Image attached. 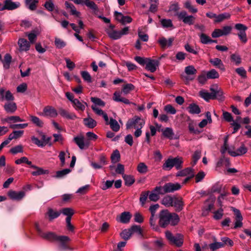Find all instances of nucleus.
I'll use <instances>...</instances> for the list:
<instances>
[{"instance_id":"obj_1","label":"nucleus","mask_w":251,"mask_h":251,"mask_svg":"<svg viewBox=\"0 0 251 251\" xmlns=\"http://www.w3.org/2000/svg\"><path fill=\"white\" fill-rule=\"evenodd\" d=\"M35 228L38 234L42 238L50 241H56L59 243V248L62 250L69 249L68 243L71 241L67 236H58L53 232H44L38 224H35Z\"/></svg>"},{"instance_id":"obj_2","label":"nucleus","mask_w":251,"mask_h":251,"mask_svg":"<svg viewBox=\"0 0 251 251\" xmlns=\"http://www.w3.org/2000/svg\"><path fill=\"white\" fill-rule=\"evenodd\" d=\"M179 221L178 215L176 213H171L168 210H162L159 214L158 224L162 228L166 227L169 224L175 226Z\"/></svg>"},{"instance_id":"obj_3","label":"nucleus","mask_w":251,"mask_h":251,"mask_svg":"<svg viewBox=\"0 0 251 251\" xmlns=\"http://www.w3.org/2000/svg\"><path fill=\"white\" fill-rule=\"evenodd\" d=\"M166 238L169 242L177 247H181L183 243V236L180 234H177L174 235L170 231H166L165 232Z\"/></svg>"},{"instance_id":"obj_4","label":"nucleus","mask_w":251,"mask_h":251,"mask_svg":"<svg viewBox=\"0 0 251 251\" xmlns=\"http://www.w3.org/2000/svg\"><path fill=\"white\" fill-rule=\"evenodd\" d=\"M235 28L238 30L237 35L240 40L243 43L247 42L248 38L246 34V30L248 27L242 24H236L234 26Z\"/></svg>"},{"instance_id":"obj_5","label":"nucleus","mask_w":251,"mask_h":251,"mask_svg":"<svg viewBox=\"0 0 251 251\" xmlns=\"http://www.w3.org/2000/svg\"><path fill=\"white\" fill-rule=\"evenodd\" d=\"M181 187V185L178 183H166L163 187L161 186V191L162 192L161 193L164 195L166 193H173L176 191L179 190Z\"/></svg>"},{"instance_id":"obj_6","label":"nucleus","mask_w":251,"mask_h":251,"mask_svg":"<svg viewBox=\"0 0 251 251\" xmlns=\"http://www.w3.org/2000/svg\"><path fill=\"white\" fill-rule=\"evenodd\" d=\"M176 16L179 20L182 21L185 24L189 25H193L196 19L194 16L188 15L185 11H182L179 13H177Z\"/></svg>"},{"instance_id":"obj_7","label":"nucleus","mask_w":251,"mask_h":251,"mask_svg":"<svg viewBox=\"0 0 251 251\" xmlns=\"http://www.w3.org/2000/svg\"><path fill=\"white\" fill-rule=\"evenodd\" d=\"M215 201V198L214 197H210L205 201L202 208V215L203 216H206L213 208Z\"/></svg>"},{"instance_id":"obj_8","label":"nucleus","mask_w":251,"mask_h":251,"mask_svg":"<svg viewBox=\"0 0 251 251\" xmlns=\"http://www.w3.org/2000/svg\"><path fill=\"white\" fill-rule=\"evenodd\" d=\"M142 122H145L138 116H134L132 119L129 120L126 124V129H130L132 127L136 128V127L140 126Z\"/></svg>"},{"instance_id":"obj_9","label":"nucleus","mask_w":251,"mask_h":251,"mask_svg":"<svg viewBox=\"0 0 251 251\" xmlns=\"http://www.w3.org/2000/svg\"><path fill=\"white\" fill-rule=\"evenodd\" d=\"M161 189V186H156L152 191L150 192L148 195L151 201H157L160 198V195H163Z\"/></svg>"},{"instance_id":"obj_10","label":"nucleus","mask_w":251,"mask_h":251,"mask_svg":"<svg viewBox=\"0 0 251 251\" xmlns=\"http://www.w3.org/2000/svg\"><path fill=\"white\" fill-rule=\"evenodd\" d=\"M159 65V60L147 58L146 69L151 73L154 72Z\"/></svg>"},{"instance_id":"obj_11","label":"nucleus","mask_w":251,"mask_h":251,"mask_svg":"<svg viewBox=\"0 0 251 251\" xmlns=\"http://www.w3.org/2000/svg\"><path fill=\"white\" fill-rule=\"evenodd\" d=\"M184 205L182 198L174 196L173 207H175L176 212L181 211L183 209Z\"/></svg>"},{"instance_id":"obj_12","label":"nucleus","mask_w":251,"mask_h":251,"mask_svg":"<svg viewBox=\"0 0 251 251\" xmlns=\"http://www.w3.org/2000/svg\"><path fill=\"white\" fill-rule=\"evenodd\" d=\"M8 196L13 200L20 201L25 197V193L23 191L16 192L10 190L8 192Z\"/></svg>"},{"instance_id":"obj_13","label":"nucleus","mask_w":251,"mask_h":251,"mask_svg":"<svg viewBox=\"0 0 251 251\" xmlns=\"http://www.w3.org/2000/svg\"><path fill=\"white\" fill-rule=\"evenodd\" d=\"M18 44L19 47V50L20 51H26L29 50L30 45L26 39L24 38H20L19 39Z\"/></svg>"},{"instance_id":"obj_14","label":"nucleus","mask_w":251,"mask_h":251,"mask_svg":"<svg viewBox=\"0 0 251 251\" xmlns=\"http://www.w3.org/2000/svg\"><path fill=\"white\" fill-rule=\"evenodd\" d=\"M248 149L244 145H242L236 151H232L231 150H228V153L232 156H240L245 154L247 152Z\"/></svg>"},{"instance_id":"obj_15","label":"nucleus","mask_w":251,"mask_h":251,"mask_svg":"<svg viewBox=\"0 0 251 251\" xmlns=\"http://www.w3.org/2000/svg\"><path fill=\"white\" fill-rule=\"evenodd\" d=\"M209 62L215 67L220 69L222 71L226 70L225 66L222 61L219 58H214L210 59Z\"/></svg>"},{"instance_id":"obj_16","label":"nucleus","mask_w":251,"mask_h":251,"mask_svg":"<svg viewBox=\"0 0 251 251\" xmlns=\"http://www.w3.org/2000/svg\"><path fill=\"white\" fill-rule=\"evenodd\" d=\"M5 4L7 10H13L19 8L21 6V3L19 1H13L12 0H4L3 2Z\"/></svg>"},{"instance_id":"obj_17","label":"nucleus","mask_w":251,"mask_h":251,"mask_svg":"<svg viewBox=\"0 0 251 251\" xmlns=\"http://www.w3.org/2000/svg\"><path fill=\"white\" fill-rule=\"evenodd\" d=\"M42 115L55 117L57 115V112L53 107L48 106L44 108L43 114H42Z\"/></svg>"},{"instance_id":"obj_18","label":"nucleus","mask_w":251,"mask_h":251,"mask_svg":"<svg viewBox=\"0 0 251 251\" xmlns=\"http://www.w3.org/2000/svg\"><path fill=\"white\" fill-rule=\"evenodd\" d=\"M131 218V215L129 212H124L122 213L117 220L123 224H127L129 222Z\"/></svg>"},{"instance_id":"obj_19","label":"nucleus","mask_w":251,"mask_h":251,"mask_svg":"<svg viewBox=\"0 0 251 251\" xmlns=\"http://www.w3.org/2000/svg\"><path fill=\"white\" fill-rule=\"evenodd\" d=\"M174 40V38L173 37L170 38L168 40H167L165 37H161L158 40V42L161 48H165L171 47Z\"/></svg>"},{"instance_id":"obj_20","label":"nucleus","mask_w":251,"mask_h":251,"mask_svg":"<svg viewBox=\"0 0 251 251\" xmlns=\"http://www.w3.org/2000/svg\"><path fill=\"white\" fill-rule=\"evenodd\" d=\"M210 91L212 92L213 94L214 95V99H217L218 100H223L224 99L223 92L220 88L218 86H215L214 87H211Z\"/></svg>"},{"instance_id":"obj_21","label":"nucleus","mask_w":251,"mask_h":251,"mask_svg":"<svg viewBox=\"0 0 251 251\" xmlns=\"http://www.w3.org/2000/svg\"><path fill=\"white\" fill-rule=\"evenodd\" d=\"M5 111L8 113L12 114L17 110V105L14 102H6L3 106Z\"/></svg>"},{"instance_id":"obj_22","label":"nucleus","mask_w":251,"mask_h":251,"mask_svg":"<svg viewBox=\"0 0 251 251\" xmlns=\"http://www.w3.org/2000/svg\"><path fill=\"white\" fill-rule=\"evenodd\" d=\"M173 200L174 197L170 195H166L162 199L161 203L167 207H173Z\"/></svg>"},{"instance_id":"obj_23","label":"nucleus","mask_w":251,"mask_h":251,"mask_svg":"<svg viewBox=\"0 0 251 251\" xmlns=\"http://www.w3.org/2000/svg\"><path fill=\"white\" fill-rule=\"evenodd\" d=\"M113 99L117 102H122L125 104H129L131 103L127 99L121 97L120 92H115L113 94Z\"/></svg>"},{"instance_id":"obj_24","label":"nucleus","mask_w":251,"mask_h":251,"mask_svg":"<svg viewBox=\"0 0 251 251\" xmlns=\"http://www.w3.org/2000/svg\"><path fill=\"white\" fill-rule=\"evenodd\" d=\"M199 95L206 101H208L210 100H214V95L212 92L209 93L204 90H202L199 92Z\"/></svg>"},{"instance_id":"obj_25","label":"nucleus","mask_w":251,"mask_h":251,"mask_svg":"<svg viewBox=\"0 0 251 251\" xmlns=\"http://www.w3.org/2000/svg\"><path fill=\"white\" fill-rule=\"evenodd\" d=\"M59 114L63 117L68 119L74 120L76 118V116L75 114L70 113L63 108H60L59 109Z\"/></svg>"},{"instance_id":"obj_26","label":"nucleus","mask_w":251,"mask_h":251,"mask_svg":"<svg viewBox=\"0 0 251 251\" xmlns=\"http://www.w3.org/2000/svg\"><path fill=\"white\" fill-rule=\"evenodd\" d=\"M83 122L84 125L87 127L93 128L95 127L97 124V122L91 118L90 116H88L87 118H84L83 119Z\"/></svg>"},{"instance_id":"obj_27","label":"nucleus","mask_w":251,"mask_h":251,"mask_svg":"<svg viewBox=\"0 0 251 251\" xmlns=\"http://www.w3.org/2000/svg\"><path fill=\"white\" fill-rule=\"evenodd\" d=\"M74 140L76 143V144L79 147V148L81 149H84L88 147V145L84 143V138L82 136L81 137H75L74 138Z\"/></svg>"},{"instance_id":"obj_28","label":"nucleus","mask_w":251,"mask_h":251,"mask_svg":"<svg viewBox=\"0 0 251 251\" xmlns=\"http://www.w3.org/2000/svg\"><path fill=\"white\" fill-rule=\"evenodd\" d=\"M25 120L23 119H21L19 116H12L8 117L3 120L2 121L3 122H6L9 124H11L12 123H17V122H24Z\"/></svg>"},{"instance_id":"obj_29","label":"nucleus","mask_w":251,"mask_h":251,"mask_svg":"<svg viewBox=\"0 0 251 251\" xmlns=\"http://www.w3.org/2000/svg\"><path fill=\"white\" fill-rule=\"evenodd\" d=\"M161 131L162 132L163 135L164 137L170 140H172L174 138V133L172 128L166 127L164 129H162Z\"/></svg>"},{"instance_id":"obj_30","label":"nucleus","mask_w":251,"mask_h":251,"mask_svg":"<svg viewBox=\"0 0 251 251\" xmlns=\"http://www.w3.org/2000/svg\"><path fill=\"white\" fill-rule=\"evenodd\" d=\"M188 108L189 112L192 114H199L201 112L199 105L194 103L190 104Z\"/></svg>"},{"instance_id":"obj_31","label":"nucleus","mask_w":251,"mask_h":251,"mask_svg":"<svg viewBox=\"0 0 251 251\" xmlns=\"http://www.w3.org/2000/svg\"><path fill=\"white\" fill-rule=\"evenodd\" d=\"M11 61H12L11 56L10 55V54H9L8 53H6L4 57V59H2V60L1 61V62L3 64V68L4 69L7 70L10 68V65Z\"/></svg>"},{"instance_id":"obj_32","label":"nucleus","mask_w":251,"mask_h":251,"mask_svg":"<svg viewBox=\"0 0 251 251\" xmlns=\"http://www.w3.org/2000/svg\"><path fill=\"white\" fill-rule=\"evenodd\" d=\"M192 174H194L193 172V170L190 168L188 167L184 170H181L177 172L176 174L177 176H190Z\"/></svg>"},{"instance_id":"obj_33","label":"nucleus","mask_w":251,"mask_h":251,"mask_svg":"<svg viewBox=\"0 0 251 251\" xmlns=\"http://www.w3.org/2000/svg\"><path fill=\"white\" fill-rule=\"evenodd\" d=\"M73 103L74 107L76 110H80L81 111L84 110L85 108V105H87V103L86 102H84L83 103L78 99H75V100H74V102Z\"/></svg>"},{"instance_id":"obj_34","label":"nucleus","mask_w":251,"mask_h":251,"mask_svg":"<svg viewBox=\"0 0 251 251\" xmlns=\"http://www.w3.org/2000/svg\"><path fill=\"white\" fill-rule=\"evenodd\" d=\"M31 168L36 169L35 171L32 172V175L34 176H37L43 174H48V170H44L41 168L38 167L36 166H31Z\"/></svg>"},{"instance_id":"obj_35","label":"nucleus","mask_w":251,"mask_h":251,"mask_svg":"<svg viewBox=\"0 0 251 251\" xmlns=\"http://www.w3.org/2000/svg\"><path fill=\"white\" fill-rule=\"evenodd\" d=\"M47 214L49 217L50 220L51 221L58 217L61 214V212L54 211L52 208H49Z\"/></svg>"},{"instance_id":"obj_36","label":"nucleus","mask_w":251,"mask_h":251,"mask_svg":"<svg viewBox=\"0 0 251 251\" xmlns=\"http://www.w3.org/2000/svg\"><path fill=\"white\" fill-rule=\"evenodd\" d=\"M71 172L70 169H65L61 171L56 172V174L54 177L57 178H62L65 177L67 175Z\"/></svg>"},{"instance_id":"obj_37","label":"nucleus","mask_w":251,"mask_h":251,"mask_svg":"<svg viewBox=\"0 0 251 251\" xmlns=\"http://www.w3.org/2000/svg\"><path fill=\"white\" fill-rule=\"evenodd\" d=\"M230 60L236 66L239 65L242 62V59L240 55L236 53L232 54L230 57Z\"/></svg>"},{"instance_id":"obj_38","label":"nucleus","mask_w":251,"mask_h":251,"mask_svg":"<svg viewBox=\"0 0 251 251\" xmlns=\"http://www.w3.org/2000/svg\"><path fill=\"white\" fill-rule=\"evenodd\" d=\"M170 159L172 161V163L174 164V167H175L177 170H179L181 168V165L183 162L181 158L176 157L173 158H170Z\"/></svg>"},{"instance_id":"obj_39","label":"nucleus","mask_w":251,"mask_h":251,"mask_svg":"<svg viewBox=\"0 0 251 251\" xmlns=\"http://www.w3.org/2000/svg\"><path fill=\"white\" fill-rule=\"evenodd\" d=\"M214 242L209 245V247L210 250L215 251L220 248L224 247V243L221 242H218L216 241V238H213Z\"/></svg>"},{"instance_id":"obj_40","label":"nucleus","mask_w":251,"mask_h":251,"mask_svg":"<svg viewBox=\"0 0 251 251\" xmlns=\"http://www.w3.org/2000/svg\"><path fill=\"white\" fill-rule=\"evenodd\" d=\"M134 86L131 83H128L125 85L123 86L122 92L120 93L121 94L123 93L124 95H127L130 93V92L134 89Z\"/></svg>"},{"instance_id":"obj_41","label":"nucleus","mask_w":251,"mask_h":251,"mask_svg":"<svg viewBox=\"0 0 251 251\" xmlns=\"http://www.w3.org/2000/svg\"><path fill=\"white\" fill-rule=\"evenodd\" d=\"M201 151L200 150H197L194 152V153L192 156L193 161L191 163L192 166H194L196 164L198 161L201 158Z\"/></svg>"},{"instance_id":"obj_42","label":"nucleus","mask_w":251,"mask_h":251,"mask_svg":"<svg viewBox=\"0 0 251 251\" xmlns=\"http://www.w3.org/2000/svg\"><path fill=\"white\" fill-rule=\"evenodd\" d=\"M108 125H110L111 128L114 131L117 132L120 129V126L116 120L113 118H110V121Z\"/></svg>"},{"instance_id":"obj_43","label":"nucleus","mask_w":251,"mask_h":251,"mask_svg":"<svg viewBox=\"0 0 251 251\" xmlns=\"http://www.w3.org/2000/svg\"><path fill=\"white\" fill-rule=\"evenodd\" d=\"M131 235L133 233H136L138 235L141 236V237L143 236L142 235V230L140 227V226L138 225H133L131 226V227L129 228Z\"/></svg>"},{"instance_id":"obj_44","label":"nucleus","mask_w":251,"mask_h":251,"mask_svg":"<svg viewBox=\"0 0 251 251\" xmlns=\"http://www.w3.org/2000/svg\"><path fill=\"white\" fill-rule=\"evenodd\" d=\"M138 172L142 174H146L148 171V167L145 163L140 162L137 167Z\"/></svg>"},{"instance_id":"obj_45","label":"nucleus","mask_w":251,"mask_h":251,"mask_svg":"<svg viewBox=\"0 0 251 251\" xmlns=\"http://www.w3.org/2000/svg\"><path fill=\"white\" fill-rule=\"evenodd\" d=\"M230 17V14L228 13H224L218 15H217L216 19L215 20V22L219 23L223 21L226 19H228Z\"/></svg>"},{"instance_id":"obj_46","label":"nucleus","mask_w":251,"mask_h":251,"mask_svg":"<svg viewBox=\"0 0 251 251\" xmlns=\"http://www.w3.org/2000/svg\"><path fill=\"white\" fill-rule=\"evenodd\" d=\"M121 155L118 150H115L111 155V162L116 163L120 160Z\"/></svg>"},{"instance_id":"obj_47","label":"nucleus","mask_w":251,"mask_h":251,"mask_svg":"<svg viewBox=\"0 0 251 251\" xmlns=\"http://www.w3.org/2000/svg\"><path fill=\"white\" fill-rule=\"evenodd\" d=\"M26 6L31 10H34L36 8L37 0H25Z\"/></svg>"},{"instance_id":"obj_48","label":"nucleus","mask_w":251,"mask_h":251,"mask_svg":"<svg viewBox=\"0 0 251 251\" xmlns=\"http://www.w3.org/2000/svg\"><path fill=\"white\" fill-rule=\"evenodd\" d=\"M123 177L126 186H130L135 182L134 178L131 176L124 175Z\"/></svg>"},{"instance_id":"obj_49","label":"nucleus","mask_w":251,"mask_h":251,"mask_svg":"<svg viewBox=\"0 0 251 251\" xmlns=\"http://www.w3.org/2000/svg\"><path fill=\"white\" fill-rule=\"evenodd\" d=\"M184 71L187 75L193 76H195L197 72V70L192 65L186 67Z\"/></svg>"},{"instance_id":"obj_50","label":"nucleus","mask_w":251,"mask_h":251,"mask_svg":"<svg viewBox=\"0 0 251 251\" xmlns=\"http://www.w3.org/2000/svg\"><path fill=\"white\" fill-rule=\"evenodd\" d=\"M206 75L207 77H208V79L218 78L219 77V73L216 70L214 69L208 71L206 73Z\"/></svg>"},{"instance_id":"obj_51","label":"nucleus","mask_w":251,"mask_h":251,"mask_svg":"<svg viewBox=\"0 0 251 251\" xmlns=\"http://www.w3.org/2000/svg\"><path fill=\"white\" fill-rule=\"evenodd\" d=\"M54 44L56 48L59 49H62L66 46V43L65 41L57 37L55 38Z\"/></svg>"},{"instance_id":"obj_52","label":"nucleus","mask_w":251,"mask_h":251,"mask_svg":"<svg viewBox=\"0 0 251 251\" xmlns=\"http://www.w3.org/2000/svg\"><path fill=\"white\" fill-rule=\"evenodd\" d=\"M30 117L31 121L36 126L40 127L43 126L44 123L38 117L35 116H30Z\"/></svg>"},{"instance_id":"obj_53","label":"nucleus","mask_w":251,"mask_h":251,"mask_svg":"<svg viewBox=\"0 0 251 251\" xmlns=\"http://www.w3.org/2000/svg\"><path fill=\"white\" fill-rule=\"evenodd\" d=\"M149 223L151 226L153 230L157 231L159 229V226L156 223V219L155 218V216H151Z\"/></svg>"},{"instance_id":"obj_54","label":"nucleus","mask_w":251,"mask_h":251,"mask_svg":"<svg viewBox=\"0 0 251 251\" xmlns=\"http://www.w3.org/2000/svg\"><path fill=\"white\" fill-rule=\"evenodd\" d=\"M173 167H174V164L172 163V161L169 158L165 161L162 166V168L164 170H170Z\"/></svg>"},{"instance_id":"obj_55","label":"nucleus","mask_w":251,"mask_h":251,"mask_svg":"<svg viewBox=\"0 0 251 251\" xmlns=\"http://www.w3.org/2000/svg\"><path fill=\"white\" fill-rule=\"evenodd\" d=\"M23 130H15L9 134V136L12 140L16 139L21 137L23 135Z\"/></svg>"},{"instance_id":"obj_56","label":"nucleus","mask_w":251,"mask_h":251,"mask_svg":"<svg viewBox=\"0 0 251 251\" xmlns=\"http://www.w3.org/2000/svg\"><path fill=\"white\" fill-rule=\"evenodd\" d=\"M120 235H121V237L123 239H124V240H128L131 236V231H130L129 228L124 229L121 233Z\"/></svg>"},{"instance_id":"obj_57","label":"nucleus","mask_w":251,"mask_h":251,"mask_svg":"<svg viewBox=\"0 0 251 251\" xmlns=\"http://www.w3.org/2000/svg\"><path fill=\"white\" fill-rule=\"evenodd\" d=\"M109 36L112 39L117 40L121 37V34L119 31L112 30L108 32Z\"/></svg>"},{"instance_id":"obj_58","label":"nucleus","mask_w":251,"mask_h":251,"mask_svg":"<svg viewBox=\"0 0 251 251\" xmlns=\"http://www.w3.org/2000/svg\"><path fill=\"white\" fill-rule=\"evenodd\" d=\"M23 147L21 145L13 147L10 150V152L13 154L23 152Z\"/></svg>"},{"instance_id":"obj_59","label":"nucleus","mask_w":251,"mask_h":251,"mask_svg":"<svg viewBox=\"0 0 251 251\" xmlns=\"http://www.w3.org/2000/svg\"><path fill=\"white\" fill-rule=\"evenodd\" d=\"M81 76L83 79L88 83L92 82V77L89 73L87 71L81 72Z\"/></svg>"},{"instance_id":"obj_60","label":"nucleus","mask_w":251,"mask_h":251,"mask_svg":"<svg viewBox=\"0 0 251 251\" xmlns=\"http://www.w3.org/2000/svg\"><path fill=\"white\" fill-rule=\"evenodd\" d=\"M149 193L150 191H144L141 193L140 198V202H141L142 206L145 204Z\"/></svg>"},{"instance_id":"obj_61","label":"nucleus","mask_w":251,"mask_h":251,"mask_svg":"<svg viewBox=\"0 0 251 251\" xmlns=\"http://www.w3.org/2000/svg\"><path fill=\"white\" fill-rule=\"evenodd\" d=\"M61 213H62L64 215L67 216V217H70L71 218L74 214V210L71 208H63L62 209Z\"/></svg>"},{"instance_id":"obj_62","label":"nucleus","mask_w":251,"mask_h":251,"mask_svg":"<svg viewBox=\"0 0 251 251\" xmlns=\"http://www.w3.org/2000/svg\"><path fill=\"white\" fill-rule=\"evenodd\" d=\"M164 110L167 113L171 114H175L176 112V109L171 104H167L165 106Z\"/></svg>"},{"instance_id":"obj_63","label":"nucleus","mask_w":251,"mask_h":251,"mask_svg":"<svg viewBox=\"0 0 251 251\" xmlns=\"http://www.w3.org/2000/svg\"><path fill=\"white\" fill-rule=\"evenodd\" d=\"M222 207L220 208L218 210L214 212L213 218L216 220L221 219L224 215Z\"/></svg>"},{"instance_id":"obj_64","label":"nucleus","mask_w":251,"mask_h":251,"mask_svg":"<svg viewBox=\"0 0 251 251\" xmlns=\"http://www.w3.org/2000/svg\"><path fill=\"white\" fill-rule=\"evenodd\" d=\"M223 185L219 182L216 183L212 188V191L214 193H220L223 189Z\"/></svg>"}]
</instances>
